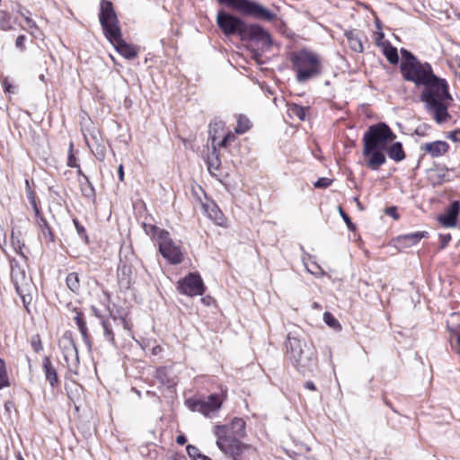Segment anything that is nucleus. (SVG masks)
Listing matches in <instances>:
<instances>
[{"label":"nucleus","mask_w":460,"mask_h":460,"mask_svg":"<svg viewBox=\"0 0 460 460\" xmlns=\"http://www.w3.org/2000/svg\"><path fill=\"white\" fill-rule=\"evenodd\" d=\"M401 53L404 60L400 69L404 80L424 87L420 99L427 112L438 124L447 121L450 119L448 108L453 98L447 81L434 75L429 63H420L407 49H402Z\"/></svg>","instance_id":"f257e3e1"},{"label":"nucleus","mask_w":460,"mask_h":460,"mask_svg":"<svg viewBox=\"0 0 460 460\" xmlns=\"http://www.w3.org/2000/svg\"><path fill=\"white\" fill-rule=\"evenodd\" d=\"M395 138V134L384 122L369 126L362 138V155L366 158V166L377 171L385 164L386 157L384 151Z\"/></svg>","instance_id":"f03ea898"},{"label":"nucleus","mask_w":460,"mask_h":460,"mask_svg":"<svg viewBox=\"0 0 460 460\" xmlns=\"http://www.w3.org/2000/svg\"><path fill=\"white\" fill-rule=\"evenodd\" d=\"M245 421L234 418L230 423L217 425L214 435L217 447L233 460H242V455L250 447L241 441L245 437Z\"/></svg>","instance_id":"7ed1b4c3"},{"label":"nucleus","mask_w":460,"mask_h":460,"mask_svg":"<svg viewBox=\"0 0 460 460\" xmlns=\"http://www.w3.org/2000/svg\"><path fill=\"white\" fill-rule=\"evenodd\" d=\"M285 346L288 358L297 371L311 372L316 367L317 356L313 345L289 332Z\"/></svg>","instance_id":"20e7f679"},{"label":"nucleus","mask_w":460,"mask_h":460,"mask_svg":"<svg viewBox=\"0 0 460 460\" xmlns=\"http://www.w3.org/2000/svg\"><path fill=\"white\" fill-rule=\"evenodd\" d=\"M292 69L298 83H306L323 73L322 58L319 54L307 49L293 52L290 56Z\"/></svg>","instance_id":"39448f33"},{"label":"nucleus","mask_w":460,"mask_h":460,"mask_svg":"<svg viewBox=\"0 0 460 460\" xmlns=\"http://www.w3.org/2000/svg\"><path fill=\"white\" fill-rule=\"evenodd\" d=\"M217 2L220 4L232 8L243 15L255 19L270 22L276 17V14L269 9L252 0H217Z\"/></svg>","instance_id":"423d86ee"},{"label":"nucleus","mask_w":460,"mask_h":460,"mask_svg":"<svg viewBox=\"0 0 460 460\" xmlns=\"http://www.w3.org/2000/svg\"><path fill=\"white\" fill-rule=\"evenodd\" d=\"M99 19L107 39H115L119 36L121 30L111 2L102 1Z\"/></svg>","instance_id":"0eeeda50"},{"label":"nucleus","mask_w":460,"mask_h":460,"mask_svg":"<svg viewBox=\"0 0 460 460\" xmlns=\"http://www.w3.org/2000/svg\"><path fill=\"white\" fill-rule=\"evenodd\" d=\"M104 339L112 346H116L115 336L130 335V327L124 317L111 316L102 321Z\"/></svg>","instance_id":"6e6552de"},{"label":"nucleus","mask_w":460,"mask_h":460,"mask_svg":"<svg viewBox=\"0 0 460 460\" xmlns=\"http://www.w3.org/2000/svg\"><path fill=\"white\" fill-rule=\"evenodd\" d=\"M159 252L171 264H180L183 261V253L180 245L170 237L168 232H159Z\"/></svg>","instance_id":"1a4fd4ad"},{"label":"nucleus","mask_w":460,"mask_h":460,"mask_svg":"<svg viewBox=\"0 0 460 460\" xmlns=\"http://www.w3.org/2000/svg\"><path fill=\"white\" fill-rule=\"evenodd\" d=\"M217 24L226 36L239 35L243 38L245 22L241 18L219 11L217 15Z\"/></svg>","instance_id":"9d476101"},{"label":"nucleus","mask_w":460,"mask_h":460,"mask_svg":"<svg viewBox=\"0 0 460 460\" xmlns=\"http://www.w3.org/2000/svg\"><path fill=\"white\" fill-rule=\"evenodd\" d=\"M59 347L63 353L64 360L70 372L75 375L78 373L79 357L77 348L71 338L63 337L59 341Z\"/></svg>","instance_id":"9b49d317"},{"label":"nucleus","mask_w":460,"mask_h":460,"mask_svg":"<svg viewBox=\"0 0 460 460\" xmlns=\"http://www.w3.org/2000/svg\"><path fill=\"white\" fill-rule=\"evenodd\" d=\"M177 289L183 295L194 296L202 295L205 287L198 273H189L184 279L179 280Z\"/></svg>","instance_id":"f8f14e48"},{"label":"nucleus","mask_w":460,"mask_h":460,"mask_svg":"<svg viewBox=\"0 0 460 460\" xmlns=\"http://www.w3.org/2000/svg\"><path fill=\"white\" fill-rule=\"evenodd\" d=\"M222 405V400L217 394H211L205 400L196 401L191 403L190 409L193 411H199L204 416H209L210 414L217 411Z\"/></svg>","instance_id":"ddd939ff"},{"label":"nucleus","mask_w":460,"mask_h":460,"mask_svg":"<svg viewBox=\"0 0 460 460\" xmlns=\"http://www.w3.org/2000/svg\"><path fill=\"white\" fill-rule=\"evenodd\" d=\"M223 126L224 125H223L222 121H216L209 125V134L212 138V150L208 154V158H207V165H208V170L209 172H212L213 170L214 171L217 170L221 164L220 159H219V154L217 152V146H216V139H217L216 134H217V131L218 128H223Z\"/></svg>","instance_id":"4468645a"},{"label":"nucleus","mask_w":460,"mask_h":460,"mask_svg":"<svg viewBox=\"0 0 460 460\" xmlns=\"http://www.w3.org/2000/svg\"><path fill=\"white\" fill-rule=\"evenodd\" d=\"M13 283L15 287L17 294L22 299L24 305L30 304L31 301V280L26 277V274H16L12 277Z\"/></svg>","instance_id":"2eb2a0df"},{"label":"nucleus","mask_w":460,"mask_h":460,"mask_svg":"<svg viewBox=\"0 0 460 460\" xmlns=\"http://www.w3.org/2000/svg\"><path fill=\"white\" fill-rule=\"evenodd\" d=\"M460 211V201L455 200L451 203L444 215H440L438 218V222L444 227H455L457 223V217Z\"/></svg>","instance_id":"dca6fc26"},{"label":"nucleus","mask_w":460,"mask_h":460,"mask_svg":"<svg viewBox=\"0 0 460 460\" xmlns=\"http://www.w3.org/2000/svg\"><path fill=\"white\" fill-rule=\"evenodd\" d=\"M108 40L115 47L116 50L127 59H133L137 56V50L123 40L121 31H119V37L108 39Z\"/></svg>","instance_id":"f3484780"},{"label":"nucleus","mask_w":460,"mask_h":460,"mask_svg":"<svg viewBox=\"0 0 460 460\" xmlns=\"http://www.w3.org/2000/svg\"><path fill=\"white\" fill-rule=\"evenodd\" d=\"M243 38L251 40H261L263 42H270V35L262 27L256 24L248 25L245 23L243 30Z\"/></svg>","instance_id":"a211bd4d"},{"label":"nucleus","mask_w":460,"mask_h":460,"mask_svg":"<svg viewBox=\"0 0 460 460\" xmlns=\"http://www.w3.org/2000/svg\"><path fill=\"white\" fill-rule=\"evenodd\" d=\"M420 149L429 154L432 157H439L445 155L448 149L449 146L446 141H434L424 143L421 145Z\"/></svg>","instance_id":"6ab92c4d"},{"label":"nucleus","mask_w":460,"mask_h":460,"mask_svg":"<svg viewBox=\"0 0 460 460\" xmlns=\"http://www.w3.org/2000/svg\"><path fill=\"white\" fill-rule=\"evenodd\" d=\"M42 367L45 374V378L49 381L51 387L55 388L58 386L59 380L58 377V373L53 366L50 358L49 357H45L42 360Z\"/></svg>","instance_id":"aec40b11"},{"label":"nucleus","mask_w":460,"mask_h":460,"mask_svg":"<svg viewBox=\"0 0 460 460\" xmlns=\"http://www.w3.org/2000/svg\"><path fill=\"white\" fill-rule=\"evenodd\" d=\"M204 209L208 217L213 220L215 224L220 226H224L226 225V218L215 203L205 204Z\"/></svg>","instance_id":"412c9836"},{"label":"nucleus","mask_w":460,"mask_h":460,"mask_svg":"<svg viewBox=\"0 0 460 460\" xmlns=\"http://www.w3.org/2000/svg\"><path fill=\"white\" fill-rule=\"evenodd\" d=\"M385 151L389 158L397 163L404 160L406 156L401 142H394L391 146H387Z\"/></svg>","instance_id":"4be33fe9"},{"label":"nucleus","mask_w":460,"mask_h":460,"mask_svg":"<svg viewBox=\"0 0 460 460\" xmlns=\"http://www.w3.org/2000/svg\"><path fill=\"white\" fill-rule=\"evenodd\" d=\"M427 235V232L411 233L399 236L398 242L403 243L404 246L406 247H410L416 244L418 242H420L422 238L426 237Z\"/></svg>","instance_id":"5701e85b"},{"label":"nucleus","mask_w":460,"mask_h":460,"mask_svg":"<svg viewBox=\"0 0 460 460\" xmlns=\"http://www.w3.org/2000/svg\"><path fill=\"white\" fill-rule=\"evenodd\" d=\"M37 223L40 229V234L43 236V238H45V240L48 242H53L54 234L42 215L37 217Z\"/></svg>","instance_id":"b1692460"},{"label":"nucleus","mask_w":460,"mask_h":460,"mask_svg":"<svg viewBox=\"0 0 460 460\" xmlns=\"http://www.w3.org/2000/svg\"><path fill=\"white\" fill-rule=\"evenodd\" d=\"M345 36L348 40V43L349 48L355 52H362L363 51V44L360 39L354 34L353 31H348L345 33Z\"/></svg>","instance_id":"393cba45"},{"label":"nucleus","mask_w":460,"mask_h":460,"mask_svg":"<svg viewBox=\"0 0 460 460\" xmlns=\"http://www.w3.org/2000/svg\"><path fill=\"white\" fill-rule=\"evenodd\" d=\"M382 49L383 54L385 56L387 60L395 65L399 61L397 49L393 47L391 43H385V47Z\"/></svg>","instance_id":"a878e982"},{"label":"nucleus","mask_w":460,"mask_h":460,"mask_svg":"<svg viewBox=\"0 0 460 460\" xmlns=\"http://www.w3.org/2000/svg\"><path fill=\"white\" fill-rule=\"evenodd\" d=\"M67 288L74 293H78L80 291V280L79 276L76 272H71L66 276V279Z\"/></svg>","instance_id":"bb28decb"},{"label":"nucleus","mask_w":460,"mask_h":460,"mask_svg":"<svg viewBox=\"0 0 460 460\" xmlns=\"http://www.w3.org/2000/svg\"><path fill=\"white\" fill-rule=\"evenodd\" d=\"M307 108L298 104H292L288 107V113L291 117H296L300 120H305L306 117Z\"/></svg>","instance_id":"cd10ccee"},{"label":"nucleus","mask_w":460,"mask_h":460,"mask_svg":"<svg viewBox=\"0 0 460 460\" xmlns=\"http://www.w3.org/2000/svg\"><path fill=\"white\" fill-rule=\"evenodd\" d=\"M251 128L250 119L244 115H239L237 119V126L235 128V133L243 134L248 131Z\"/></svg>","instance_id":"c85d7f7f"},{"label":"nucleus","mask_w":460,"mask_h":460,"mask_svg":"<svg viewBox=\"0 0 460 460\" xmlns=\"http://www.w3.org/2000/svg\"><path fill=\"white\" fill-rule=\"evenodd\" d=\"M10 385L9 377L4 361L0 358V390Z\"/></svg>","instance_id":"c756f323"},{"label":"nucleus","mask_w":460,"mask_h":460,"mask_svg":"<svg viewBox=\"0 0 460 460\" xmlns=\"http://www.w3.org/2000/svg\"><path fill=\"white\" fill-rule=\"evenodd\" d=\"M75 321V323L82 334V336L84 337V339H86L87 338V334H88V329H87V326H86V323L84 322V315L81 312H76L75 314V316L74 317Z\"/></svg>","instance_id":"7c9ffc66"},{"label":"nucleus","mask_w":460,"mask_h":460,"mask_svg":"<svg viewBox=\"0 0 460 460\" xmlns=\"http://www.w3.org/2000/svg\"><path fill=\"white\" fill-rule=\"evenodd\" d=\"M11 243L13 250L16 253L20 254L23 259H26V256L24 255L22 252V248L24 247V243L21 242L19 237L14 236V234L12 233L11 235Z\"/></svg>","instance_id":"2f4dec72"},{"label":"nucleus","mask_w":460,"mask_h":460,"mask_svg":"<svg viewBox=\"0 0 460 460\" xmlns=\"http://www.w3.org/2000/svg\"><path fill=\"white\" fill-rule=\"evenodd\" d=\"M323 320L327 325L334 329H340V323L334 318V316L331 313H324Z\"/></svg>","instance_id":"473e14b6"},{"label":"nucleus","mask_w":460,"mask_h":460,"mask_svg":"<svg viewBox=\"0 0 460 460\" xmlns=\"http://www.w3.org/2000/svg\"><path fill=\"white\" fill-rule=\"evenodd\" d=\"M146 234H151L154 239L158 242L159 232H166L165 230L160 229L153 225H144Z\"/></svg>","instance_id":"72a5a7b5"},{"label":"nucleus","mask_w":460,"mask_h":460,"mask_svg":"<svg viewBox=\"0 0 460 460\" xmlns=\"http://www.w3.org/2000/svg\"><path fill=\"white\" fill-rule=\"evenodd\" d=\"M11 264V277H14L16 274H25L24 270H21L20 266L18 265V262L12 259L10 260Z\"/></svg>","instance_id":"f704fd0d"},{"label":"nucleus","mask_w":460,"mask_h":460,"mask_svg":"<svg viewBox=\"0 0 460 460\" xmlns=\"http://www.w3.org/2000/svg\"><path fill=\"white\" fill-rule=\"evenodd\" d=\"M332 180H331L329 178L323 177V178H319L314 182V185L315 188H327L332 184Z\"/></svg>","instance_id":"c9c22d12"},{"label":"nucleus","mask_w":460,"mask_h":460,"mask_svg":"<svg viewBox=\"0 0 460 460\" xmlns=\"http://www.w3.org/2000/svg\"><path fill=\"white\" fill-rule=\"evenodd\" d=\"M29 199H30V203L35 212L36 217L41 216L40 211L37 202H36L34 193L31 190L29 191Z\"/></svg>","instance_id":"e433bc0d"},{"label":"nucleus","mask_w":460,"mask_h":460,"mask_svg":"<svg viewBox=\"0 0 460 460\" xmlns=\"http://www.w3.org/2000/svg\"><path fill=\"white\" fill-rule=\"evenodd\" d=\"M187 453L190 458L193 460H197L199 457V455H200L199 450L198 447L192 445H188L186 447Z\"/></svg>","instance_id":"4c0bfd02"},{"label":"nucleus","mask_w":460,"mask_h":460,"mask_svg":"<svg viewBox=\"0 0 460 460\" xmlns=\"http://www.w3.org/2000/svg\"><path fill=\"white\" fill-rule=\"evenodd\" d=\"M235 139V137L232 133H227L221 141H219L217 144H216L218 147H224L226 146L229 142H232Z\"/></svg>","instance_id":"58836bf2"},{"label":"nucleus","mask_w":460,"mask_h":460,"mask_svg":"<svg viewBox=\"0 0 460 460\" xmlns=\"http://www.w3.org/2000/svg\"><path fill=\"white\" fill-rule=\"evenodd\" d=\"M376 45L381 49L385 47V43H390L388 40H385V35L383 32H377L375 38Z\"/></svg>","instance_id":"ea45409f"},{"label":"nucleus","mask_w":460,"mask_h":460,"mask_svg":"<svg viewBox=\"0 0 460 460\" xmlns=\"http://www.w3.org/2000/svg\"><path fill=\"white\" fill-rule=\"evenodd\" d=\"M72 149H73V144L71 143L69 155H68V159H67V165L71 168H75V167H78V164H77L76 158L72 154Z\"/></svg>","instance_id":"a19ab883"},{"label":"nucleus","mask_w":460,"mask_h":460,"mask_svg":"<svg viewBox=\"0 0 460 460\" xmlns=\"http://www.w3.org/2000/svg\"><path fill=\"white\" fill-rule=\"evenodd\" d=\"M451 238L452 237H451L450 234H439L440 249H445L447 247V245L448 244V243L450 242Z\"/></svg>","instance_id":"79ce46f5"},{"label":"nucleus","mask_w":460,"mask_h":460,"mask_svg":"<svg viewBox=\"0 0 460 460\" xmlns=\"http://www.w3.org/2000/svg\"><path fill=\"white\" fill-rule=\"evenodd\" d=\"M31 347L36 352H39L42 349L41 341L40 339V336H35L32 338L31 341Z\"/></svg>","instance_id":"37998d69"},{"label":"nucleus","mask_w":460,"mask_h":460,"mask_svg":"<svg viewBox=\"0 0 460 460\" xmlns=\"http://www.w3.org/2000/svg\"><path fill=\"white\" fill-rule=\"evenodd\" d=\"M339 210H340V214H341V217L343 218V220L347 224L348 227L350 230H353L355 227H354V225L352 224V222L350 220V217L342 210L341 208H340Z\"/></svg>","instance_id":"c03bdc74"},{"label":"nucleus","mask_w":460,"mask_h":460,"mask_svg":"<svg viewBox=\"0 0 460 460\" xmlns=\"http://www.w3.org/2000/svg\"><path fill=\"white\" fill-rule=\"evenodd\" d=\"M25 40H26V37L24 35H20L18 36V38L16 39V41H15V46L16 48H18L21 51H24L25 50Z\"/></svg>","instance_id":"a18cd8bd"},{"label":"nucleus","mask_w":460,"mask_h":460,"mask_svg":"<svg viewBox=\"0 0 460 460\" xmlns=\"http://www.w3.org/2000/svg\"><path fill=\"white\" fill-rule=\"evenodd\" d=\"M3 84V86L4 88V91L6 93H14V86L12 85L9 82H8V79L7 78H4L2 82Z\"/></svg>","instance_id":"49530a36"},{"label":"nucleus","mask_w":460,"mask_h":460,"mask_svg":"<svg viewBox=\"0 0 460 460\" xmlns=\"http://www.w3.org/2000/svg\"><path fill=\"white\" fill-rule=\"evenodd\" d=\"M385 214L394 217V219H397L399 217L397 214V209L395 207H389L385 209Z\"/></svg>","instance_id":"de8ad7c7"},{"label":"nucleus","mask_w":460,"mask_h":460,"mask_svg":"<svg viewBox=\"0 0 460 460\" xmlns=\"http://www.w3.org/2000/svg\"><path fill=\"white\" fill-rule=\"evenodd\" d=\"M448 138H450L454 142L460 143V129H456L451 132L448 136Z\"/></svg>","instance_id":"09e8293b"},{"label":"nucleus","mask_w":460,"mask_h":460,"mask_svg":"<svg viewBox=\"0 0 460 460\" xmlns=\"http://www.w3.org/2000/svg\"><path fill=\"white\" fill-rule=\"evenodd\" d=\"M315 268H316V270H312L310 269H307V270L311 274L315 275V276H323L324 274L323 270L319 266H315Z\"/></svg>","instance_id":"8fccbe9b"},{"label":"nucleus","mask_w":460,"mask_h":460,"mask_svg":"<svg viewBox=\"0 0 460 460\" xmlns=\"http://www.w3.org/2000/svg\"><path fill=\"white\" fill-rule=\"evenodd\" d=\"M74 224L75 226V228L79 234H82L84 233V228L83 226H81L77 219H74Z\"/></svg>","instance_id":"3c124183"},{"label":"nucleus","mask_w":460,"mask_h":460,"mask_svg":"<svg viewBox=\"0 0 460 460\" xmlns=\"http://www.w3.org/2000/svg\"><path fill=\"white\" fill-rule=\"evenodd\" d=\"M13 408H14V404L13 403V402H11V401L5 402L4 410L6 412L10 413Z\"/></svg>","instance_id":"603ef678"},{"label":"nucleus","mask_w":460,"mask_h":460,"mask_svg":"<svg viewBox=\"0 0 460 460\" xmlns=\"http://www.w3.org/2000/svg\"><path fill=\"white\" fill-rule=\"evenodd\" d=\"M22 15L24 17V19H25V21H26V22H27V24H28V26L30 28H35L36 27L35 22L30 17H28L27 15H25L23 13H22Z\"/></svg>","instance_id":"864d4df0"},{"label":"nucleus","mask_w":460,"mask_h":460,"mask_svg":"<svg viewBox=\"0 0 460 460\" xmlns=\"http://www.w3.org/2000/svg\"><path fill=\"white\" fill-rule=\"evenodd\" d=\"M305 387L311 391H314L316 389L315 385L312 381H306L305 383Z\"/></svg>","instance_id":"5fc2aeb1"},{"label":"nucleus","mask_w":460,"mask_h":460,"mask_svg":"<svg viewBox=\"0 0 460 460\" xmlns=\"http://www.w3.org/2000/svg\"><path fill=\"white\" fill-rule=\"evenodd\" d=\"M176 442L179 444V445H184L186 442H187V438L185 436L183 435H179L177 438H176Z\"/></svg>","instance_id":"6e6d98bb"},{"label":"nucleus","mask_w":460,"mask_h":460,"mask_svg":"<svg viewBox=\"0 0 460 460\" xmlns=\"http://www.w3.org/2000/svg\"><path fill=\"white\" fill-rule=\"evenodd\" d=\"M118 174L120 181H124V171H123V165L120 164L118 168Z\"/></svg>","instance_id":"4d7b16f0"},{"label":"nucleus","mask_w":460,"mask_h":460,"mask_svg":"<svg viewBox=\"0 0 460 460\" xmlns=\"http://www.w3.org/2000/svg\"><path fill=\"white\" fill-rule=\"evenodd\" d=\"M76 168H77V173L79 175H82L88 181L87 176L83 173L82 170L80 169V166L78 165V167H76Z\"/></svg>","instance_id":"13d9d810"},{"label":"nucleus","mask_w":460,"mask_h":460,"mask_svg":"<svg viewBox=\"0 0 460 460\" xmlns=\"http://www.w3.org/2000/svg\"><path fill=\"white\" fill-rule=\"evenodd\" d=\"M1 28L3 30H8L10 27L7 25V23L4 22V21H1Z\"/></svg>","instance_id":"bf43d9fd"},{"label":"nucleus","mask_w":460,"mask_h":460,"mask_svg":"<svg viewBox=\"0 0 460 460\" xmlns=\"http://www.w3.org/2000/svg\"><path fill=\"white\" fill-rule=\"evenodd\" d=\"M161 347L160 346H155L154 349H153V354H157L158 352L161 351Z\"/></svg>","instance_id":"052dcab7"},{"label":"nucleus","mask_w":460,"mask_h":460,"mask_svg":"<svg viewBox=\"0 0 460 460\" xmlns=\"http://www.w3.org/2000/svg\"><path fill=\"white\" fill-rule=\"evenodd\" d=\"M197 460H210L208 456H204V455H199V457Z\"/></svg>","instance_id":"680f3d73"},{"label":"nucleus","mask_w":460,"mask_h":460,"mask_svg":"<svg viewBox=\"0 0 460 460\" xmlns=\"http://www.w3.org/2000/svg\"><path fill=\"white\" fill-rule=\"evenodd\" d=\"M164 370L158 369L157 372H156V377L160 378L161 375H164Z\"/></svg>","instance_id":"e2e57ef3"},{"label":"nucleus","mask_w":460,"mask_h":460,"mask_svg":"<svg viewBox=\"0 0 460 460\" xmlns=\"http://www.w3.org/2000/svg\"><path fill=\"white\" fill-rule=\"evenodd\" d=\"M100 160H102L104 158V154L103 152L98 154V156H97Z\"/></svg>","instance_id":"0e129e2a"},{"label":"nucleus","mask_w":460,"mask_h":460,"mask_svg":"<svg viewBox=\"0 0 460 460\" xmlns=\"http://www.w3.org/2000/svg\"><path fill=\"white\" fill-rule=\"evenodd\" d=\"M17 459L18 460H24V458L21 456V454H18Z\"/></svg>","instance_id":"69168bd1"},{"label":"nucleus","mask_w":460,"mask_h":460,"mask_svg":"<svg viewBox=\"0 0 460 460\" xmlns=\"http://www.w3.org/2000/svg\"><path fill=\"white\" fill-rule=\"evenodd\" d=\"M354 199L357 201L358 206V207H360V202L358 201V198H355Z\"/></svg>","instance_id":"338daca9"},{"label":"nucleus","mask_w":460,"mask_h":460,"mask_svg":"<svg viewBox=\"0 0 460 460\" xmlns=\"http://www.w3.org/2000/svg\"><path fill=\"white\" fill-rule=\"evenodd\" d=\"M163 378H164V376H163V375H161V376H160V378H159V379H160V380H161V382L164 384V379H163Z\"/></svg>","instance_id":"774afa93"}]
</instances>
